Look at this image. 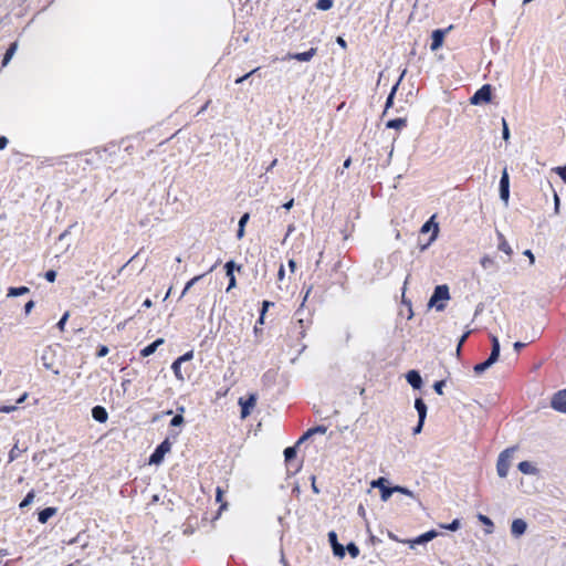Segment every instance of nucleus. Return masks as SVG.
<instances>
[{"instance_id":"f257e3e1","label":"nucleus","mask_w":566,"mask_h":566,"mask_svg":"<svg viewBox=\"0 0 566 566\" xmlns=\"http://www.w3.org/2000/svg\"><path fill=\"white\" fill-rule=\"evenodd\" d=\"M516 451V447L507 448L502 451L497 458L496 462V472L500 478H506L510 467L511 460L513 458L514 452Z\"/></svg>"},{"instance_id":"f03ea898","label":"nucleus","mask_w":566,"mask_h":566,"mask_svg":"<svg viewBox=\"0 0 566 566\" xmlns=\"http://www.w3.org/2000/svg\"><path fill=\"white\" fill-rule=\"evenodd\" d=\"M491 97H492L491 85L485 84L474 93V95L470 98V102L473 105H479L482 103L491 102Z\"/></svg>"},{"instance_id":"7ed1b4c3","label":"nucleus","mask_w":566,"mask_h":566,"mask_svg":"<svg viewBox=\"0 0 566 566\" xmlns=\"http://www.w3.org/2000/svg\"><path fill=\"white\" fill-rule=\"evenodd\" d=\"M171 450V443L168 439L164 440L154 451V453L150 455L149 463L150 464H159L163 460L166 453H168Z\"/></svg>"},{"instance_id":"20e7f679","label":"nucleus","mask_w":566,"mask_h":566,"mask_svg":"<svg viewBox=\"0 0 566 566\" xmlns=\"http://www.w3.org/2000/svg\"><path fill=\"white\" fill-rule=\"evenodd\" d=\"M371 488H377L380 490V497L384 502H387L394 493L392 486H388V480L385 478H379L371 482Z\"/></svg>"},{"instance_id":"39448f33","label":"nucleus","mask_w":566,"mask_h":566,"mask_svg":"<svg viewBox=\"0 0 566 566\" xmlns=\"http://www.w3.org/2000/svg\"><path fill=\"white\" fill-rule=\"evenodd\" d=\"M54 358H55V352L51 346H48L43 349L41 355V361L44 368L49 370H53L55 375H59V370H54Z\"/></svg>"},{"instance_id":"423d86ee","label":"nucleus","mask_w":566,"mask_h":566,"mask_svg":"<svg viewBox=\"0 0 566 566\" xmlns=\"http://www.w3.org/2000/svg\"><path fill=\"white\" fill-rule=\"evenodd\" d=\"M437 536H438V532L432 530V531L421 534L420 536H418L413 539L402 541V543L408 544L410 548H415L416 545L426 544V543L432 541L433 538H436Z\"/></svg>"},{"instance_id":"0eeeda50","label":"nucleus","mask_w":566,"mask_h":566,"mask_svg":"<svg viewBox=\"0 0 566 566\" xmlns=\"http://www.w3.org/2000/svg\"><path fill=\"white\" fill-rule=\"evenodd\" d=\"M239 405L241 406V418L244 419L251 413V410L255 407L256 395L251 394L247 399L240 398Z\"/></svg>"},{"instance_id":"6e6552de","label":"nucleus","mask_w":566,"mask_h":566,"mask_svg":"<svg viewBox=\"0 0 566 566\" xmlns=\"http://www.w3.org/2000/svg\"><path fill=\"white\" fill-rule=\"evenodd\" d=\"M551 406L556 411L566 413V389L559 390L553 396Z\"/></svg>"},{"instance_id":"1a4fd4ad","label":"nucleus","mask_w":566,"mask_h":566,"mask_svg":"<svg viewBox=\"0 0 566 566\" xmlns=\"http://www.w3.org/2000/svg\"><path fill=\"white\" fill-rule=\"evenodd\" d=\"M449 297V287L447 285H438L430 297L429 305L432 306L440 301H447Z\"/></svg>"},{"instance_id":"9d476101","label":"nucleus","mask_w":566,"mask_h":566,"mask_svg":"<svg viewBox=\"0 0 566 566\" xmlns=\"http://www.w3.org/2000/svg\"><path fill=\"white\" fill-rule=\"evenodd\" d=\"M500 197L507 203L510 197V178L506 168H504L500 180Z\"/></svg>"},{"instance_id":"9b49d317","label":"nucleus","mask_w":566,"mask_h":566,"mask_svg":"<svg viewBox=\"0 0 566 566\" xmlns=\"http://www.w3.org/2000/svg\"><path fill=\"white\" fill-rule=\"evenodd\" d=\"M450 29H451V27H449L448 29H437L432 32V35H431L432 42H431V46H430V49L432 51H437L438 49H440L442 46L444 36Z\"/></svg>"},{"instance_id":"f8f14e48","label":"nucleus","mask_w":566,"mask_h":566,"mask_svg":"<svg viewBox=\"0 0 566 566\" xmlns=\"http://www.w3.org/2000/svg\"><path fill=\"white\" fill-rule=\"evenodd\" d=\"M328 541L331 543V546L333 548V553L335 556L343 558L345 556V548L342 544L337 541V534L334 531H331L328 533Z\"/></svg>"},{"instance_id":"ddd939ff","label":"nucleus","mask_w":566,"mask_h":566,"mask_svg":"<svg viewBox=\"0 0 566 566\" xmlns=\"http://www.w3.org/2000/svg\"><path fill=\"white\" fill-rule=\"evenodd\" d=\"M527 524L522 518H516L512 522L511 533L514 537H520L526 532Z\"/></svg>"},{"instance_id":"4468645a","label":"nucleus","mask_w":566,"mask_h":566,"mask_svg":"<svg viewBox=\"0 0 566 566\" xmlns=\"http://www.w3.org/2000/svg\"><path fill=\"white\" fill-rule=\"evenodd\" d=\"M316 52H317V49L311 48L306 52L293 53V54L290 53L287 55V57L292 59V60L300 61V62H308V61H311L315 56Z\"/></svg>"},{"instance_id":"2eb2a0df","label":"nucleus","mask_w":566,"mask_h":566,"mask_svg":"<svg viewBox=\"0 0 566 566\" xmlns=\"http://www.w3.org/2000/svg\"><path fill=\"white\" fill-rule=\"evenodd\" d=\"M406 379L410 384V386L415 389H420L422 386V378L417 370L408 371L406 375Z\"/></svg>"},{"instance_id":"dca6fc26","label":"nucleus","mask_w":566,"mask_h":566,"mask_svg":"<svg viewBox=\"0 0 566 566\" xmlns=\"http://www.w3.org/2000/svg\"><path fill=\"white\" fill-rule=\"evenodd\" d=\"M92 417L94 418V420L101 422V423H104L106 422L107 418H108V415H107V411L104 407L102 406H95L93 409H92Z\"/></svg>"},{"instance_id":"f3484780","label":"nucleus","mask_w":566,"mask_h":566,"mask_svg":"<svg viewBox=\"0 0 566 566\" xmlns=\"http://www.w3.org/2000/svg\"><path fill=\"white\" fill-rule=\"evenodd\" d=\"M405 74H406V70L401 73L398 82L392 86V88H391V91H390V93H389V95L387 97V101H386L384 114H386L387 111L392 106L395 94H396V92L398 90V86H399L402 77L405 76Z\"/></svg>"},{"instance_id":"a211bd4d","label":"nucleus","mask_w":566,"mask_h":566,"mask_svg":"<svg viewBox=\"0 0 566 566\" xmlns=\"http://www.w3.org/2000/svg\"><path fill=\"white\" fill-rule=\"evenodd\" d=\"M518 470L524 473V474H532V475H535L538 473V470L537 468L528 462V461H522L518 463Z\"/></svg>"},{"instance_id":"6ab92c4d","label":"nucleus","mask_w":566,"mask_h":566,"mask_svg":"<svg viewBox=\"0 0 566 566\" xmlns=\"http://www.w3.org/2000/svg\"><path fill=\"white\" fill-rule=\"evenodd\" d=\"M164 343V339L163 338H158L156 339L154 343L149 344L148 346H146L145 348L142 349L140 352V355L143 357H148L150 356L151 354H154L156 352V349L158 348L159 345H161Z\"/></svg>"},{"instance_id":"aec40b11","label":"nucleus","mask_w":566,"mask_h":566,"mask_svg":"<svg viewBox=\"0 0 566 566\" xmlns=\"http://www.w3.org/2000/svg\"><path fill=\"white\" fill-rule=\"evenodd\" d=\"M56 513L55 507H46L39 513V522L46 523Z\"/></svg>"},{"instance_id":"412c9836","label":"nucleus","mask_w":566,"mask_h":566,"mask_svg":"<svg viewBox=\"0 0 566 566\" xmlns=\"http://www.w3.org/2000/svg\"><path fill=\"white\" fill-rule=\"evenodd\" d=\"M415 408L418 412L419 419L424 420L427 417V406L421 398L416 399Z\"/></svg>"},{"instance_id":"4be33fe9","label":"nucleus","mask_w":566,"mask_h":566,"mask_svg":"<svg viewBox=\"0 0 566 566\" xmlns=\"http://www.w3.org/2000/svg\"><path fill=\"white\" fill-rule=\"evenodd\" d=\"M407 119L406 118H395L387 122L386 127L392 129H401L406 127Z\"/></svg>"},{"instance_id":"5701e85b","label":"nucleus","mask_w":566,"mask_h":566,"mask_svg":"<svg viewBox=\"0 0 566 566\" xmlns=\"http://www.w3.org/2000/svg\"><path fill=\"white\" fill-rule=\"evenodd\" d=\"M18 49V43L17 42H13L9 49L7 50L4 56H3V60H2V65L6 66L10 60L12 59V56L14 55L15 51Z\"/></svg>"},{"instance_id":"b1692460","label":"nucleus","mask_w":566,"mask_h":566,"mask_svg":"<svg viewBox=\"0 0 566 566\" xmlns=\"http://www.w3.org/2000/svg\"><path fill=\"white\" fill-rule=\"evenodd\" d=\"M29 291L30 290L27 286L10 287L8 291V296L9 297L20 296V295L27 294Z\"/></svg>"},{"instance_id":"393cba45","label":"nucleus","mask_w":566,"mask_h":566,"mask_svg":"<svg viewBox=\"0 0 566 566\" xmlns=\"http://www.w3.org/2000/svg\"><path fill=\"white\" fill-rule=\"evenodd\" d=\"M249 220V213H244L239 220V229L237 232L238 239H241L244 235V227Z\"/></svg>"},{"instance_id":"a878e982","label":"nucleus","mask_w":566,"mask_h":566,"mask_svg":"<svg viewBox=\"0 0 566 566\" xmlns=\"http://www.w3.org/2000/svg\"><path fill=\"white\" fill-rule=\"evenodd\" d=\"M27 449L21 450L18 444H14L13 448L9 452V462L14 461L20 457L22 452H24Z\"/></svg>"},{"instance_id":"bb28decb","label":"nucleus","mask_w":566,"mask_h":566,"mask_svg":"<svg viewBox=\"0 0 566 566\" xmlns=\"http://www.w3.org/2000/svg\"><path fill=\"white\" fill-rule=\"evenodd\" d=\"M491 366L493 365L490 363V360L486 359L483 363L476 364L473 369L475 374H482L483 371L488 370Z\"/></svg>"},{"instance_id":"cd10ccee","label":"nucleus","mask_w":566,"mask_h":566,"mask_svg":"<svg viewBox=\"0 0 566 566\" xmlns=\"http://www.w3.org/2000/svg\"><path fill=\"white\" fill-rule=\"evenodd\" d=\"M491 366L493 365L490 363V360L486 359L483 363L476 364L473 369L475 374H482L483 371L488 370Z\"/></svg>"},{"instance_id":"c85d7f7f","label":"nucleus","mask_w":566,"mask_h":566,"mask_svg":"<svg viewBox=\"0 0 566 566\" xmlns=\"http://www.w3.org/2000/svg\"><path fill=\"white\" fill-rule=\"evenodd\" d=\"M172 370H174V374L176 376L177 379L179 380H184L185 377L181 373V363H179L177 359L172 363V366H171Z\"/></svg>"},{"instance_id":"c756f323","label":"nucleus","mask_w":566,"mask_h":566,"mask_svg":"<svg viewBox=\"0 0 566 566\" xmlns=\"http://www.w3.org/2000/svg\"><path fill=\"white\" fill-rule=\"evenodd\" d=\"M480 264L485 270H491L494 268V260L488 255L483 256L480 261Z\"/></svg>"},{"instance_id":"7c9ffc66","label":"nucleus","mask_w":566,"mask_h":566,"mask_svg":"<svg viewBox=\"0 0 566 566\" xmlns=\"http://www.w3.org/2000/svg\"><path fill=\"white\" fill-rule=\"evenodd\" d=\"M296 457V447H289L284 450V458L290 463Z\"/></svg>"},{"instance_id":"2f4dec72","label":"nucleus","mask_w":566,"mask_h":566,"mask_svg":"<svg viewBox=\"0 0 566 566\" xmlns=\"http://www.w3.org/2000/svg\"><path fill=\"white\" fill-rule=\"evenodd\" d=\"M316 9L326 11L329 10L333 7L332 0H318L315 4Z\"/></svg>"},{"instance_id":"473e14b6","label":"nucleus","mask_w":566,"mask_h":566,"mask_svg":"<svg viewBox=\"0 0 566 566\" xmlns=\"http://www.w3.org/2000/svg\"><path fill=\"white\" fill-rule=\"evenodd\" d=\"M34 496H35L34 491H33V490H32V491H30V492L25 495V497L22 500V502L20 503V505H19V506H20V509H24V507L29 506V505L33 502Z\"/></svg>"},{"instance_id":"72a5a7b5","label":"nucleus","mask_w":566,"mask_h":566,"mask_svg":"<svg viewBox=\"0 0 566 566\" xmlns=\"http://www.w3.org/2000/svg\"><path fill=\"white\" fill-rule=\"evenodd\" d=\"M392 490H394V493L398 492V493L405 494L407 496L415 497V493L407 488L396 485V486H392Z\"/></svg>"},{"instance_id":"f704fd0d","label":"nucleus","mask_w":566,"mask_h":566,"mask_svg":"<svg viewBox=\"0 0 566 566\" xmlns=\"http://www.w3.org/2000/svg\"><path fill=\"white\" fill-rule=\"evenodd\" d=\"M478 518L480 522H482L484 525L489 526L490 530H486V533H492L493 522L485 515L479 514Z\"/></svg>"},{"instance_id":"c9c22d12","label":"nucleus","mask_w":566,"mask_h":566,"mask_svg":"<svg viewBox=\"0 0 566 566\" xmlns=\"http://www.w3.org/2000/svg\"><path fill=\"white\" fill-rule=\"evenodd\" d=\"M346 549L353 558H356L359 555V548L354 543H349Z\"/></svg>"},{"instance_id":"e433bc0d","label":"nucleus","mask_w":566,"mask_h":566,"mask_svg":"<svg viewBox=\"0 0 566 566\" xmlns=\"http://www.w3.org/2000/svg\"><path fill=\"white\" fill-rule=\"evenodd\" d=\"M315 432L325 433V432H326V428H325V427L319 426V427H316V428H314V429L308 430V431L306 432V434H304V436L298 440V442H297V443H301V442H302V441H303L307 436H310V434H312V433H315Z\"/></svg>"},{"instance_id":"4c0bfd02","label":"nucleus","mask_w":566,"mask_h":566,"mask_svg":"<svg viewBox=\"0 0 566 566\" xmlns=\"http://www.w3.org/2000/svg\"><path fill=\"white\" fill-rule=\"evenodd\" d=\"M222 495H223L222 490L220 488H217L216 500H217V502L221 503L219 512H221L222 510H224L227 507V503H222ZM219 515H220V513H218V516Z\"/></svg>"},{"instance_id":"58836bf2","label":"nucleus","mask_w":566,"mask_h":566,"mask_svg":"<svg viewBox=\"0 0 566 566\" xmlns=\"http://www.w3.org/2000/svg\"><path fill=\"white\" fill-rule=\"evenodd\" d=\"M441 527L449 530V531H457L460 527V521L458 518L453 520L450 524L441 525Z\"/></svg>"},{"instance_id":"ea45409f","label":"nucleus","mask_w":566,"mask_h":566,"mask_svg":"<svg viewBox=\"0 0 566 566\" xmlns=\"http://www.w3.org/2000/svg\"><path fill=\"white\" fill-rule=\"evenodd\" d=\"M502 126H503V129H502V137L504 140H509L510 139V129H509V126H507V123L505 120V118H502Z\"/></svg>"},{"instance_id":"a19ab883","label":"nucleus","mask_w":566,"mask_h":566,"mask_svg":"<svg viewBox=\"0 0 566 566\" xmlns=\"http://www.w3.org/2000/svg\"><path fill=\"white\" fill-rule=\"evenodd\" d=\"M202 277V275H198V276H195L192 277L189 282H187L182 293H181V296H184L190 289L191 286L197 282L199 281L200 279Z\"/></svg>"},{"instance_id":"79ce46f5","label":"nucleus","mask_w":566,"mask_h":566,"mask_svg":"<svg viewBox=\"0 0 566 566\" xmlns=\"http://www.w3.org/2000/svg\"><path fill=\"white\" fill-rule=\"evenodd\" d=\"M499 357H500V350L492 349L488 360H490V363L492 365H494L497 361Z\"/></svg>"},{"instance_id":"37998d69","label":"nucleus","mask_w":566,"mask_h":566,"mask_svg":"<svg viewBox=\"0 0 566 566\" xmlns=\"http://www.w3.org/2000/svg\"><path fill=\"white\" fill-rule=\"evenodd\" d=\"M499 357H500V350L492 349L488 360H490V363L492 365H494L497 361Z\"/></svg>"},{"instance_id":"c03bdc74","label":"nucleus","mask_w":566,"mask_h":566,"mask_svg":"<svg viewBox=\"0 0 566 566\" xmlns=\"http://www.w3.org/2000/svg\"><path fill=\"white\" fill-rule=\"evenodd\" d=\"M444 385H446V380L437 381V382L433 385L434 391H436L438 395H443V387H444Z\"/></svg>"},{"instance_id":"a18cd8bd","label":"nucleus","mask_w":566,"mask_h":566,"mask_svg":"<svg viewBox=\"0 0 566 566\" xmlns=\"http://www.w3.org/2000/svg\"><path fill=\"white\" fill-rule=\"evenodd\" d=\"M69 316H70V313H69V312H65V313L63 314V316L61 317V319L59 321V323H57V327H59V329H60V331H63V329H64V326H65V324H66V322H67V319H69Z\"/></svg>"},{"instance_id":"49530a36","label":"nucleus","mask_w":566,"mask_h":566,"mask_svg":"<svg viewBox=\"0 0 566 566\" xmlns=\"http://www.w3.org/2000/svg\"><path fill=\"white\" fill-rule=\"evenodd\" d=\"M182 423H184V417L181 415H176L170 421V424L174 427L181 426Z\"/></svg>"},{"instance_id":"de8ad7c7","label":"nucleus","mask_w":566,"mask_h":566,"mask_svg":"<svg viewBox=\"0 0 566 566\" xmlns=\"http://www.w3.org/2000/svg\"><path fill=\"white\" fill-rule=\"evenodd\" d=\"M563 179L564 182H566V165L564 167H556L554 169Z\"/></svg>"},{"instance_id":"09e8293b","label":"nucleus","mask_w":566,"mask_h":566,"mask_svg":"<svg viewBox=\"0 0 566 566\" xmlns=\"http://www.w3.org/2000/svg\"><path fill=\"white\" fill-rule=\"evenodd\" d=\"M258 70H259V69L256 67V69L252 70L251 72H249L248 74H245V75H243V76H241V77L237 78V80H235V83H237V84H240V83L244 82L248 77H250L252 74H254Z\"/></svg>"},{"instance_id":"8fccbe9b","label":"nucleus","mask_w":566,"mask_h":566,"mask_svg":"<svg viewBox=\"0 0 566 566\" xmlns=\"http://www.w3.org/2000/svg\"><path fill=\"white\" fill-rule=\"evenodd\" d=\"M224 268H226L227 275L233 274L234 262L233 261L227 262Z\"/></svg>"},{"instance_id":"3c124183","label":"nucleus","mask_w":566,"mask_h":566,"mask_svg":"<svg viewBox=\"0 0 566 566\" xmlns=\"http://www.w3.org/2000/svg\"><path fill=\"white\" fill-rule=\"evenodd\" d=\"M45 279L49 281V282H54L55 279H56V272L53 271V270H50L45 273Z\"/></svg>"},{"instance_id":"603ef678","label":"nucleus","mask_w":566,"mask_h":566,"mask_svg":"<svg viewBox=\"0 0 566 566\" xmlns=\"http://www.w3.org/2000/svg\"><path fill=\"white\" fill-rule=\"evenodd\" d=\"M191 358H192V352H188L185 355H182L179 358H177V360L182 364L185 361L190 360Z\"/></svg>"},{"instance_id":"864d4df0","label":"nucleus","mask_w":566,"mask_h":566,"mask_svg":"<svg viewBox=\"0 0 566 566\" xmlns=\"http://www.w3.org/2000/svg\"><path fill=\"white\" fill-rule=\"evenodd\" d=\"M491 342H492V349H496V350H500L501 347H500V342H499V338L494 335L491 336Z\"/></svg>"},{"instance_id":"5fc2aeb1","label":"nucleus","mask_w":566,"mask_h":566,"mask_svg":"<svg viewBox=\"0 0 566 566\" xmlns=\"http://www.w3.org/2000/svg\"><path fill=\"white\" fill-rule=\"evenodd\" d=\"M108 354V347L107 346H101L97 352V357H104Z\"/></svg>"},{"instance_id":"6e6d98bb","label":"nucleus","mask_w":566,"mask_h":566,"mask_svg":"<svg viewBox=\"0 0 566 566\" xmlns=\"http://www.w3.org/2000/svg\"><path fill=\"white\" fill-rule=\"evenodd\" d=\"M424 420L419 419L418 424L413 428V434L421 432Z\"/></svg>"},{"instance_id":"4d7b16f0","label":"nucleus","mask_w":566,"mask_h":566,"mask_svg":"<svg viewBox=\"0 0 566 566\" xmlns=\"http://www.w3.org/2000/svg\"><path fill=\"white\" fill-rule=\"evenodd\" d=\"M470 332L465 333L464 335H462V337L460 338L459 340V344H458V347H457V352L459 353L462 345L464 344L465 339L468 338Z\"/></svg>"},{"instance_id":"13d9d810","label":"nucleus","mask_w":566,"mask_h":566,"mask_svg":"<svg viewBox=\"0 0 566 566\" xmlns=\"http://www.w3.org/2000/svg\"><path fill=\"white\" fill-rule=\"evenodd\" d=\"M272 305H273V303H272V302H270V301H264V302L262 303V311H261V312H262V316H264V314H265V312L268 311V308H269L270 306H272Z\"/></svg>"},{"instance_id":"bf43d9fd","label":"nucleus","mask_w":566,"mask_h":566,"mask_svg":"<svg viewBox=\"0 0 566 566\" xmlns=\"http://www.w3.org/2000/svg\"><path fill=\"white\" fill-rule=\"evenodd\" d=\"M499 248H500V250H502L506 254L511 253V248H510V245L506 242L501 243Z\"/></svg>"},{"instance_id":"052dcab7","label":"nucleus","mask_w":566,"mask_h":566,"mask_svg":"<svg viewBox=\"0 0 566 566\" xmlns=\"http://www.w3.org/2000/svg\"><path fill=\"white\" fill-rule=\"evenodd\" d=\"M228 276H229V285H228L227 291H230L232 287L235 286V277L233 274L228 275Z\"/></svg>"},{"instance_id":"680f3d73","label":"nucleus","mask_w":566,"mask_h":566,"mask_svg":"<svg viewBox=\"0 0 566 566\" xmlns=\"http://www.w3.org/2000/svg\"><path fill=\"white\" fill-rule=\"evenodd\" d=\"M34 307V302L33 301H29L25 305H24V312L25 314H29L32 308Z\"/></svg>"},{"instance_id":"e2e57ef3","label":"nucleus","mask_w":566,"mask_h":566,"mask_svg":"<svg viewBox=\"0 0 566 566\" xmlns=\"http://www.w3.org/2000/svg\"><path fill=\"white\" fill-rule=\"evenodd\" d=\"M17 407L15 406H4V407H1L0 408V412H6V413H9L13 410H15Z\"/></svg>"},{"instance_id":"0e129e2a","label":"nucleus","mask_w":566,"mask_h":566,"mask_svg":"<svg viewBox=\"0 0 566 566\" xmlns=\"http://www.w3.org/2000/svg\"><path fill=\"white\" fill-rule=\"evenodd\" d=\"M336 42L338 43L339 46H342L343 49H346V46H347L346 41L342 36H338Z\"/></svg>"},{"instance_id":"69168bd1","label":"nucleus","mask_w":566,"mask_h":566,"mask_svg":"<svg viewBox=\"0 0 566 566\" xmlns=\"http://www.w3.org/2000/svg\"><path fill=\"white\" fill-rule=\"evenodd\" d=\"M430 229H431V222H430V221H427V222L421 227V232H428Z\"/></svg>"},{"instance_id":"338daca9","label":"nucleus","mask_w":566,"mask_h":566,"mask_svg":"<svg viewBox=\"0 0 566 566\" xmlns=\"http://www.w3.org/2000/svg\"><path fill=\"white\" fill-rule=\"evenodd\" d=\"M524 347H525V343H522V342H516V343H514V349H515L516 352L521 350V349H522V348H524Z\"/></svg>"},{"instance_id":"774afa93","label":"nucleus","mask_w":566,"mask_h":566,"mask_svg":"<svg viewBox=\"0 0 566 566\" xmlns=\"http://www.w3.org/2000/svg\"><path fill=\"white\" fill-rule=\"evenodd\" d=\"M7 145H8L7 137H0V149L6 148Z\"/></svg>"}]
</instances>
